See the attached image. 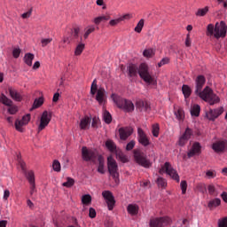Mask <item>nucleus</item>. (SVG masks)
I'll use <instances>...</instances> for the list:
<instances>
[{
  "label": "nucleus",
  "instance_id": "4c0bfd02",
  "mask_svg": "<svg viewBox=\"0 0 227 227\" xmlns=\"http://www.w3.org/2000/svg\"><path fill=\"white\" fill-rule=\"evenodd\" d=\"M35 192H37V190H36V184H35V176L34 174L33 179H32L31 184H30V195H34V193H35Z\"/></svg>",
  "mask_w": 227,
  "mask_h": 227
},
{
  "label": "nucleus",
  "instance_id": "bf43d9fd",
  "mask_svg": "<svg viewBox=\"0 0 227 227\" xmlns=\"http://www.w3.org/2000/svg\"><path fill=\"white\" fill-rule=\"evenodd\" d=\"M219 227H227V216H224L222 218V220H219Z\"/></svg>",
  "mask_w": 227,
  "mask_h": 227
},
{
  "label": "nucleus",
  "instance_id": "79ce46f5",
  "mask_svg": "<svg viewBox=\"0 0 227 227\" xmlns=\"http://www.w3.org/2000/svg\"><path fill=\"white\" fill-rule=\"evenodd\" d=\"M75 181L73 177H67V181L63 183V186H67V188H70L74 184Z\"/></svg>",
  "mask_w": 227,
  "mask_h": 227
},
{
  "label": "nucleus",
  "instance_id": "e433bc0d",
  "mask_svg": "<svg viewBox=\"0 0 227 227\" xmlns=\"http://www.w3.org/2000/svg\"><path fill=\"white\" fill-rule=\"evenodd\" d=\"M84 48H85L84 43H80L79 44H77V46L74 50V55H81V53H82Z\"/></svg>",
  "mask_w": 227,
  "mask_h": 227
},
{
  "label": "nucleus",
  "instance_id": "f03ea898",
  "mask_svg": "<svg viewBox=\"0 0 227 227\" xmlns=\"http://www.w3.org/2000/svg\"><path fill=\"white\" fill-rule=\"evenodd\" d=\"M128 74L130 78H135L139 74L140 78L149 85H157V80L152 73H150L147 64L143 62L140 66L129 64L127 67Z\"/></svg>",
  "mask_w": 227,
  "mask_h": 227
},
{
  "label": "nucleus",
  "instance_id": "09e8293b",
  "mask_svg": "<svg viewBox=\"0 0 227 227\" xmlns=\"http://www.w3.org/2000/svg\"><path fill=\"white\" fill-rule=\"evenodd\" d=\"M153 137H159L160 126L159 124H153Z\"/></svg>",
  "mask_w": 227,
  "mask_h": 227
},
{
  "label": "nucleus",
  "instance_id": "72a5a7b5",
  "mask_svg": "<svg viewBox=\"0 0 227 227\" xmlns=\"http://www.w3.org/2000/svg\"><path fill=\"white\" fill-rule=\"evenodd\" d=\"M192 115H194L195 117H199L200 114V105H193V106L191 109Z\"/></svg>",
  "mask_w": 227,
  "mask_h": 227
},
{
  "label": "nucleus",
  "instance_id": "774afa93",
  "mask_svg": "<svg viewBox=\"0 0 227 227\" xmlns=\"http://www.w3.org/2000/svg\"><path fill=\"white\" fill-rule=\"evenodd\" d=\"M221 197L225 202H227V192H223Z\"/></svg>",
  "mask_w": 227,
  "mask_h": 227
},
{
  "label": "nucleus",
  "instance_id": "37998d69",
  "mask_svg": "<svg viewBox=\"0 0 227 227\" xmlns=\"http://www.w3.org/2000/svg\"><path fill=\"white\" fill-rule=\"evenodd\" d=\"M144 25H145V20L141 19L138 21L137 27H135V32H138V33L142 32V28H143Z\"/></svg>",
  "mask_w": 227,
  "mask_h": 227
},
{
  "label": "nucleus",
  "instance_id": "f257e3e1",
  "mask_svg": "<svg viewBox=\"0 0 227 227\" xmlns=\"http://www.w3.org/2000/svg\"><path fill=\"white\" fill-rule=\"evenodd\" d=\"M195 82H196L195 94L200 96V98H201V99H204V101H207V103H209V105H215V103H219L220 98L219 96H217V94H215L211 87L207 86L203 89L206 83V78L203 74H199Z\"/></svg>",
  "mask_w": 227,
  "mask_h": 227
},
{
  "label": "nucleus",
  "instance_id": "864d4df0",
  "mask_svg": "<svg viewBox=\"0 0 227 227\" xmlns=\"http://www.w3.org/2000/svg\"><path fill=\"white\" fill-rule=\"evenodd\" d=\"M31 120V114H26L23 115V126L28 124L29 121Z\"/></svg>",
  "mask_w": 227,
  "mask_h": 227
},
{
  "label": "nucleus",
  "instance_id": "cd10ccee",
  "mask_svg": "<svg viewBox=\"0 0 227 227\" xmlns=\"http://www.w3.org/2000/svg\"><path fill=\"white\" fill-rule=\"evenodd\" d=\"M103 119L105 122H106L107 124H110L112 122L113 116L111 115V113L108 110L104 109Z\"/></svg>",
  "mask_w": 227,
  "mask_h": 227
},
{
  "label": "nucleus",
  "instance_id": "393cba45",
  "mask_svg": "<svg viewBox=\"0 0 227 227\" xmlns=\"http://www.w3.org/2000/svg\"><path fill=\"white\" fill-rule=\"evenodd\" d=\"M139 206L137 204H129L127 207L128 213L130 215H137Z\"/></svg>",
  "mask_w": 227,
  "mask_h": 227
},
{
  "label": "nucleus",
  "instance_id": "338daca9",
  "mask_svg": "<svg viewBox=\"0 0 227 227\" xmlns=\"http://www.w3.org/2000/svg\"><path fill=\"white\" fill-rule=\"evenodd\" d=\"M207 176L208 177H215V172L214 170H207Z\"/></svg>",
  "mask_w": 227,
  "mask_h": 227
},
{
  "label": "nucleus",
  "instance_id": "0eeeda50",
  "mask_svg": "<svg viewBox=\"0 0 227 227\" xmlns=\"http://www.w3.org/2000/svg\"><path fill=\"white\" fill-rule=\"evenodd\" d=\"M159 172L160 174H163L164 172H166L167 174H168V176H170V177L177 181V183H179L180 181V176L177 170H176V168L172 167L169 161H166L164 165H162L161 168H160Z\"/></svg>",
  "mask_w": 227,
  "mask_h": 227
},
{
  "label": "nucleus",
  "instance_id": "aec40b11",
  "mask_svg": "<svg viewBox=\"0 0 227 227\" xmlns=\"http://www.w3.org/2000/svg\"><path fill=\"white\" fill-rule=\"evenodd\" d=\"M8 90L12 99H14L15 101H22L23 96L22 94H20V92L16 90V89H13V87H8Z\"/></svg>",
  "mask_w": 227,
  "mask_h": 227
},
{
  "label": "nucleus",
  "instance_id": "9d476101",
  "mask_svg": "<svg viewBox=\"0 0 227 227\" xmlns=\"http://www.w3.org/2000/svg\"><path fill=\"white\" fill-rule=\"evenodd\" d=\"M169 216H160L150 219V227H164L169 223Z\"/></svg>",
  "mask_w": 227,
  "mask_h": 227
},
{
  "label": "nucleus",
  "instance_id": "4d7b16f0",
  "mask_svg": "<svg viewBox=\"0 0 227 227\" xmlns=\"http://www.w3.org/2000/svg\"><path fill=\"white\" fill-rule=\"evenodd\" d=\"M135 144H136L135 140H130V142H129L126 145V150L131 151L132 149H134Z\"/></svg>",
  "mask_w": 227,
  "mask_h": 227
},
{
  "label": "nucleus",
  "instance_id": "bb28decb",
  "mask_svg": "<svg viewBox=\"0 0 227 227\" xmlns=\"http://www.w3.org/2000/svg\"><path fill=\"white\" fill-rule=\"evenodd\" d=\"M221 202V199L215 196V199H212L211 200H209L208 207H210V209H212V207H216L217 206H220Z\"/></svg>",
  "mask_w": 227,
  "mask_h": 227
},
{
  "label": "nucleus",
  "instance_id": "680f3d73",
  "mask_svg": "<svg viewBox=\"0 0 227 227\" xmlns=\"http://www.w3.org/2000/svg\"><path fill=\"white\" fill-rule=\"evenodd\" d=\"M32 12H33V7H31L27 12H23L21 16L23 19L30 18Z\"/></svg>",
  "mask_w": 227,
  "mask_h": 227
},
{
  "label": "nucleus",
  "instance_id": "b1692460",
  "mask_svg": "<svg viewBox=\"0 0 227 227\" xmlns=\"http://www.w3.org/2000/svg\"><path fill=\"white\" fill-rule=\"evenodd\" d=\"M106 145L107 149H109V151H111L112 153H115L117 154L118 149L114 140H106Z\"/></svg>",
  "mask_w": 227,
  "mask_h": 227
},
{
  "label": "nucleus",
  "instance_id": "49530a36",
  "mask_svg": "<svg viewBox=\"0 0 227 227\" xmlns=\"http://www.w3.org/2000/svg\"><path fill=\"white\" fill-rule=\"evenodd\" d=\"M196 188L199 190V192H201V193H205V192H207V186L205 183H198Z\"/></svg>",
  "mask_w": 227,
  "mask_h": 227
},
{
  "label": "nucleus",
  "instance_id": "39448f33",
  "mask_svg": "<svg viewBox=\"0 0 227 227\" xmlns=\"http://www.w3.org/2000/svg\"><path fill=\"white\" fill-rule=\"evenodd\" d=\"M112 98L114 103L119 106V108H122L125 112H133L135 108L134 103L130 99H126L125 98H121L117 94H113Z\"/></svg>",
  "mask_w": 227,
  "mask_h": 227
},
{
  "label": "nucleus",
  "instance_id": "c85d7f7f",
  "mask_svg": "<svg viewBox=\"0 0 227 227\" xmlns=\"http://www.w3.org/2000/svg\"><path fill=\"white\" fill-rule=\"evenodd\" d=\"M175 115L178 121H184L185 117L184 110L183 108H178L175 110Z\"/></svg>",
  "mask_w": 227,
  "mask_h": 227
},
{
  "label": "nucleus",
  "instance_id": "c9c22d12",
  "mask_svg": "<svg viewBox=\"0 0 227 227\" xmlns=\"http://www.w3.org/2000/svg\"><path fill=\"white\" fill-rule=\"evenodd\" d=\"M23 117L22 119H16L15 121V128L18 131H23V126H24V123H23Z\"/></svg>",
  "mask_w": 227,
  "mask_h": 227
},
{
  "label": "nucleus",
  "instance_id": "5fc2aeb1",
  "mask_svg": "<svg viewBox=\"0 0 227 227\" xmlns=\"http://www.w3.org/2000/svg\"><path fill=\"white\" fill-rule=\"evenodd\" d=\"M178 144H179V145H185V144H186L185 131L180 137V138L178 140Z\"/></svg>",
  "mask_w": 227,
  "mask_h": 227
},
{
  "label": "nucleus",
  "instance_id": "6ab92c4d",
  "mask_svg": "<svg viewBox=\"0 0 227 227\" xmlns=\"http://www.w3.org/2000/svg\"><path fill=\"white\" fill-rule=\"evenodd\" d=\"M106 89L104 87H100L97 90L96 100L98 101L99 105L106 103Z\"/></svg>",
  "mask_w": 227,
  "mask_h": 227
},
{
  "label": "nucleus",
  "instance_id": "13d9d810",
  "mask_svg": "<svg viewBox=\"0 0 227 227\" xmlns=\"http://www.w3.org/2000/svg\"><path fill=\"white\" fill-rule=\"evenodd\" d=\"M51 41H52L51 37H49V38H46V39H42L41 40L42 46L43 47L47 46L48 44H50V43H51Z\"/></svg>",
  "mask_w": 227,
  "mask_h": 227
},
{
  "label": "nucleus",
  "instance_id": "2eb2a0df",
  "mask_svg": "<svg viewBox=\"0 0 227 227\" xmlns=\"http://www.w3.org/2000/svg\"><path fill=\"white\" fill-rule=\"evenodd\" d=\"M19 164L20 166V168H21L23 174L27 177V179L31 186V184H32V181L34 178V175H35L34 170H27V164L25 163V161L23 160H19Z\"/></svg>",
  "mask_w": 227,
  "mask_h": 227
},
{
  "label": "nucleus",
  "instance_id": "dca6fc26",
  "mask_svg": "<svg viewBox=\"0 0 227 227\" xmlns=\"http://www.w3.org/2000/svg\"><path fill=\"white\" fill-rule=\"evenodd\" d=\"M137 138H138V142L142 144V145H145V146L149 145L150 138H148L146 133H145L142 128H137Z\"/></svg>",
  "mask_w": 227,
  "mask_h": 227
},
{
  "label": "nucleus",
  "instance_id": "5701e85b",
  "mask_svg": "<svg viewBox=\"0 0 227 227\" xmlns=\"http://www.w3.org/2000/svg\"><path fill=\"white\" fill-rule=\"evenodd\" d=\"M90 124H91V117L85 115V117L81 119L80 128L81 129H87L88 128H90Z\"/></svg>",
  "mask_w": 227,
  "mask_h": 227
},
{
  "label": "nucleus",
  "instance_id": "412c9836",
  "mask_svg": "<svg viewBox=\"0 0 227 227\" xmlns=\"http://www.w3.org/2000/svg\"><path fill=\"white\" fill-rule=\"evenodd\" d=\"M131 18H133L132 14L130 13L124 14L123 16H121L120 18H116L115 20H110L109 24L112 27H116V25H118V23H120L121 21H124L125 20H130Z\"/></svg>",
  "mask_w": 227,
  "mask_h": 227
},
{
  "label": "nucleus",
  "instance_id": "2f4dec72",
  "mask_svg": "<svg viewBox=\"0 0 227 227\" xmlns=\"http://www.w3.org/2000/svg\"><path fill=\"white\" fill-rule=\"evenodd\" d=\"M116 156L117 158H119V160H121V161H122L123 163H126L127 161H129V158L127 156V154H124V153L122 151H118L116 152Z\"/></svg>",
  "mask_w": 227,
  "mask_h": 227
},
{
  "label": "nucleus",
  "instance_id": "473e14b6",
  "mask_svg": "<svg viewBox=\"0 0 227 227\" xmlns=\"http://www.w3.org/2000/svg\"><path fill=\"white\" fill-rule=\"evenodd\" d=\"M43 103H44L43 98H38L37 99H35L33 103V106L32 108H30V110H34L35 108H39V106H42Z\"/></svg>",
  "mask_w": 227,
  "mask_h": 227
},
{
  "label": "nucleus",
  "instance_id": "8fccbe9b",
  "mask_svg": "<svg viewBox=\"0 0 227 227\" xmlns=\"http://www.w3.org/2000/svg\"><path fill=\"white\" fill-rule=\"evenodd\" d=\"M155 51L152 49V48H149L148 50H145L144 51V56L145 57H153Z\"/></svg>",
  "mask_w": 227,
  "mask_h": 227
},
{
  "label": "nucleus",
  "instance_id": "6e6d98bb",
  "mask_svg": "<svg viewBox=\"0 0 227 227\" xmlns=\"http://www.w3.org/2000/svg\"><path fill=\"white\" fill-rule=\"evenodd\" d=\"M169 59L168 57H164L161 59L160 62L158 63L159 67H161L162 66H165V64H168Z\"/></svg>",
  "mask_w": 227,
  "mask_h": 227
},
{
  "label": "nucleus",
  "instance_id": "ddd939ff",
  "mask_svg": "<svg viewBox=\"0 0 227 227\" xmlns=\"http://www.w3.org/2000/svg\"><path fill=\"white\" fill-rule=\"evenodd\" d=\"M212 149L215 153H224L227 149V140L223 138L215 140V142L212 144Z\"/></svg>",
  "mask_w": 227,
  "mask_h": 227
},
{
  "label": "nucleus",
  "instance_id": "de8ad7c7",
  "mask_svg": "<svg viewBox=\"0 0 227 227\" xmlns=\"http://www.w3.org/2000/svg\"><path fill=\"white\" fill-rule=\"evenodd\" d=\"M157 184L159 186H161V187L167 186V181L165 177H161L160 176L157 179Z\"/></svg>",
  "mask_w": 227,
  "mask_h": 227
},
{
  "label": "nucleus",
  "instance_id": "1a4fd4ad",
  "mask_svg": "<svg viewBox=\"0 0 227 227\" xmlns=\"http://www.w3.org/2000/svg\"><path fill=\"white\" fill-rule=\"evenodd\" d=\"M0 101L3 103V105H5L6 106H9L8 112L9 114H14L18 112V106L16 105H13L12 99L8 98V96H5V94L2 93L0 94Z\"/></svg>",
  "mask_w": 227,
  "mask_h": 227
},
{
  "label": "nucleus",
  "instance_id": "f704fd0d",
  "mask_svg": "<svg viewBox=\"0 0 227 227\" xmlns=\"http://www.w3.org/2000/svg\"><path fill=\"white\" fill-rule=\"evenodd\" d=\"M98 90V82H97V78H95L93 81H92V83H91V87H90V94L92 96H95V94H97Z\"/></svg>",
  "mask_w": 227,
  "mask_h": 227
},
{
  "label": "nucleus",
  "instance_id": "a878e982",
  "mask_svg": "<svg viewBox=\"0 0 227 227\" xmlns=\"http://www.w3.org/2000/svg\"><path fill=\"white\" fill-rule=\"evenodd\" d=\"M34 59V53H25L23 60L27 66H32Z\"/></svg>",
  "mask_w": 227,
  "mask_h": 227
},
{
  "label": "nucleus",
  "instance_id": "20e7f679",
  "mask_svg": "<svg viewBox=\"0 0 227 227\" xmlns=\"http://www.w3.org/2000/svg\"><path fill=\"white\" fill-rule=\"evenodd\" d=\"M227 34V25L225 21H217L215 26L213 23H209L207 27V35H215L216 39L220 37H226Z\"/></svg>",
  "mask_w": 227,
  "mask_h": 227
},
{
  "label": "nucleus",
  "instance_id": "052dcab7",
  "mask_svg": "<svg viewBox=\"0 0 227 227\" xmlns=\"http://www.w3.org/2000/svg\"><path fill=\"white\" fill-rule=\"evenodd\" d=\"M99 119L98 117H93L91 126L92 128H98Z\"/></svg>",
  "mask_w": 227,
  "mask_h": 227
},
{
  "label": "nucleus",
  "instance_id": "0e129e2a",
  "mask_svg": "<svg viewBox=\"0 0 227 227\" xmlns=\"http://www.w3.org/2000/svg\"><path fill=\"white\" fill-rule=\"evenodd\" d=\"M191 44H192L191 35H190V34H187V37L185 39V45L191 46Z\"/></svg>",
  "mask_w": 227,
  "mask_h": 227
},
{
  "label": "nucleus",
  "instance_id": "4be33fe9",
  "mask_svg": "<svg viewBox=\"0 0 227 227\" xmlns=\"http://www.w3.org/2000/svg\"><path fill=\"white\" fill-rule=\"evenodd\" d=\"M201 153V145L200 142H194L192 145V147L188 152L189 158H192V156H194V154Z\"/></svg>",
  "mask_w": 227,
  "mask_h": 227
},
{
  "label": "nucleus",
  "instance_id": "a211bd4d",
  "mask_svg": "<svg viewBox=\"0 0 227 227\" xmlns=\"http://www.w3.org/2000/svg\"><path fill=\"white\" fill-rule=\"evenodd\" d=\"M136 106L140 112H149V110H151L150 103L143 99H137Z\"/></svg>",
  "mask_w": 227,
  "mask_h": 227
},
{
  "label": "nucleus",
  "instance_id": "e2e57ef3",
  "mask_svg": "<svg viewBox=\"0 0 227 227\" xmlns=\"http://www.w3.org/2000/svg\"><path fill=\"white\" fill-rule=\"evenodd\" d=\"M89 215L90 216V218H95V216H97V211L96 209H94V207H90Z\"/></svg>",
  "mask_w": 227,
  "mask_h": 227
},
{
  "label": "nucleus",
  "instance_id": "603ef678",
  "mask_svg": "<svg viewBox=\"0 0 227 227\" xmlns=\"http://www.w3.org/2000/svg\"><path fill=\"white\" fill-rule=\"evenodd\" d=\"M21 53L20 48H13L12 50V55L14 59H19L20 55Z\"/></svg>",
  "mask_w": 227,
  "mask_h": 227
},
{
  "label": "nucleus",
  "instance_id": "69168bd1",
  "mask_svg": "<svg viewBox=\"0 0 227 227\" xmlns=\"http://www.w3.org/2000/svg\"><path fill=\"white\" fill-rule=\"evenodd\" d=\"M79 33H80V28L79 27L74 28V30H73L74 37H79Z\"/></svg>",
  "mask_w": 227,
  "mask_h": 227
},
{
  "label": "nucleus",
  "instance_id": "7ed1b4c3",
  "mask_svg": "<svg viewBox=\"0 0 227 227\" xmlns=\"http://www.w3.org/2000/svg\"><path fill=\"white\" fill-rule=\"evenodd\" d=\"M82 157L85 161H93V163H97V160L98 161V171L101 174H105V160L104 157L94 151L93 149H88L86 145L82 147Z\"/></svg>",
  "mask_w": 227,
  "mask_h": 227
},
{
  "label": "nucleus",
  "instance_id": "c756f323",
  "mask_svg": "<svg viewBox=\"0 0 227 227\" xmlns=\"http://www.w3.org/2000/svg\"><path fill=\"white\" fill-rule=\"evenodd\" d=\"M182 90H183V94H184V98H190V96L192 92L191 87L189 85H185V84L183 85Z\"/></svg>",
  "mask_w": 227,
  "mask_h": 227
},
{
  "label": "nucleus",
  "instance_id": "f3484780",
  "mask_svg": "<svg viewBox=\"0 0 227 227\" xmlns=\"http://www.w3.org/2000/svg\"><path fill=\"white\" fill-rule=\"evenodd\" d=\"M133 129L129 126L119 128L120 138L121 140H127L130 135H132Z\"/></svg>",
  "mask_w": 227,
  "mask_h": 227
},
{
  "label": "nucleus",
  "instance_id": "9b49d317",
  "mask_svg": "<svg viewBox=\"0 0 227 227\" xmlns=\"http://www.w3.org/2000/svg\"><path fill=\"white\" fill-rule=\"evenodd\" d=\"M102 195L104 199L106 200L108 209H114V204H116V200L114 199V195H113V192H111L110 190H104L102 192Z\"/></svg>",
  "mask_w": 227,
  "mask_h": 227
},
{
  "label": "nucleus",
  "instance_id": "6e6552de",
  "mask_svg": "<svg viewBox=\"0 0 227 227\" xmlns=\"http://www.w3.org/2000/svg\"><path fill=\"white\" fill-rule=\"evenodd\" d=\"M134 159L136 160L137 163L142 165V167H145V168H149L152 166V161L148 160L146 154L142 151H134Z\"/></svg>",
  "mask_w": 227,
  "mask_h": 227
},
{
  "label": "nucleus",
  "instance_id": "58836bf2",
  "mask_svg": "<svg viewBox=\"0 0 227 227\" xmlns=\"http://www.w3.org/2000/svg\"><path fill=\"white\" fill-rule=\"evenodd\" d=\"M184 135H185V144H187L188 140L193 135V129H192V128L187 127L185 129Z\"/></svg>",
  "mask_w": 227,
  "mask_h": 227
},
{
  "label": "nucleus",
  "instance_id": "a18cd8bd",
  "mask_svg": "<svg viewBox=\"0 0 227 227\" xmlns=\"http://www.w3.org/2000/svg\"><path fill=\"white\" fill-rule=\"evenodd\" d=\"M53 169L57 172H59L61 170V163L59 160H54L52 163Z\"/></svg>",
  "mask_w": 227,
  "mask_h": 227
},
{
  "label": "nucleus",
  "instance_id": "c03bdc74",
  "mask_svg": "<svg viewBox=\"0 0 227 227\" xmlns=\"http://www.w3.org/2000/svg\"><path fill=\"white\" fill-rule=\"evenodd\" d=\"M209 7L206 6L203 9H199L196 12L197 16H205L208 12Z\"/></svg>",
  "mask_w": 227,
  "mask_h": 227
},
{
  "label": "nucleus",
  "instance_id": "423d86ee",
  "mask_svg": "<svg viewBox=\"0 0 227 227\" xmlns=\"http://www.w3.org/2000/svg\"><path fill=\"white\" fill-rule=\"evenodd\" d=\"M107 167L109 173L114 177L115 183L120 182V173L118 172V163L113 156H108L107 158Z\"/></svg>",
  "mask_w": 227,
  "mask_h": 227
},
{
  "label": "nucleus",
  "instance_id": "a19ab883",
  "mask_svg": "<svg viewBox=\"0 0 227 227\" xmlns=\"http://www.w3.org/2000/svg\"><path fill=\"white\" fill-rule=\"evenodd\" d=\"M91 200H92V199H91V195H90V193H86L85 195H82V202L83 204H87V205L90 204Z\"/></svg>",
  "mask_w": 227,
  "mask_h": 227
},
{
  "label": "nucleus",
  "instance_id": "ea45409f",
  "mask_svg": "<svg viewBox=\"0 0 227 227\" xmlns=\"http://www.w3.org/2000/svg\"><path fill=\"white\" fill-rule=\"evenodd\" d=\"M208 192L210 195H214L215 197L219 194V192L218 190H216L215 184H208Z\"/></svg>",
  "mask_w": 227,
  "mask_h": 227
},
{
  "label": "nucleus",
  "instance_id": "4468645a",
  "mask_svg": "<svg viewBox=\"0 0 227 227\" xmlns=\"http://www.w3.org/2000/svg\"><path fill=\"white\" fill-rule=\"evenodd\" d=\"M51 121V115L47 112V110H44L43 112L41 119H40V124L38 126V132L42 131L48 126L49 122Z\"/></svg>",
  "mask_w": 227,
  "mask_h": 227
},
{
  "label": "nucleus",
  "instance_id": "3c124183",
  "mask_svg": "<svg viewBox=\"0 0 227 227\" xmlns=\"http://www.w3.org/2000/svg\"><path fill=\"white\" fill-rule=\"evenodd\" d=\"M181 185V190H182V193H186V190H187V181L185 180H182L180 183Z\"/></svg>",
  "mask_w": 227,
  "mask_h": 227
},
{
  "label": "nucleus",
  "instance_id": "f8f14e48",
  "mask_svg": "<svg viewBox=\"0 0 227 227\" xmlns=\"http://www.w3.org/2000/svg\"><path fill=\"white\" fill-rule=\"evenodd\" d=\"M223 112V106H219L218 108H209L208 112H206V117H207L209 121H215V119H217L219 115H222Z\"/></svg>",
  "mask_w": 227,
  "mask_h": 227
},
{
  "label": "nucleus",
  "instance_id": "7c9ffc66",
  "mask_svg": "<svg viewBox=\"0 0 227 227\" xmlns=\"http://www.w3.org/2000/svg\"><path fill=\"white\" fill-rule=\"evenodd\" d=\"M95 25H89V27H87V28H85V32L83 34V37L84 39H88L90 34H91L92 32H95Z\"/></svg>",
  "mask_w": 227,
  "mask_h": 227
}]
</instances>
